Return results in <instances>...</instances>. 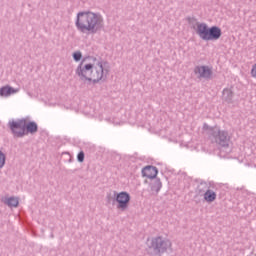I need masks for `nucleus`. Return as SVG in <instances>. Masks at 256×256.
Returning a JSON list of instances; mask_svg holds the SVG:
<instances>
[{
	"instance_id": "nucleus-16",
	"label": "nucleus",
	"mask_w": 256,
	"mask_h": 256,
	"mask_svg": "<svg viewBox=\"0 0 256 256\" xmlns=\"http://www.w3.org/2000/svg\"><path fill=\"white\" fill-rule=\"evenodd\" d=\"M73 57L75 61H81V57H82L81 52H75L73 54Z\"/></svg>"
},
{
	"instance_id": "nucleus-6",
	"label": "nucleus",
	"mask_w": 256,
	"mask_h": 256,
	"mask_svg": "<svg viewBox=\"0 0 256 256\" xmlns=\"http://www.w3.org/2000/svg\"><path fill=\"white\" fill-rule=\"evenodd\" d=\"M116 201L118 203L119 209L125 210L127 205H129V201H131V196L127 192H120L116 196Z\"/></svg>"
},
{
	"instance_id": "nucleus-15",
	"label": "nucleus",
	"mask_w": 256,
	"mask_h": 256,
	"mask_svg": "<svg viewBox=\"0 0 256 256\" xmlns=\"http://www.w3.org/2000/svg\"><path fill=\"white\" fill-rule=\"evenodd\" d=\"M77 159L80 163H83V161H85V153L80 152L77 156Z\"/></svg>"
},
{
	"instance_id": "nucleus-14",
	"label": "nucleus",
	"mask_w": 256,
	"mask_h": 256,
	"mask_svg": "<svg viewBox=\"0 0 256 256\" xmlns=\"http://www.w3.org/2000/svg\"><path fill=\"white\" fill-rule=\"evenodd\" d=\"M5 165V154L0 151V169Z\"/></svg>"
},
{
	"instance_id": "nucleus-8",
	"label": "nucleus",
	"mask_w": 256,
	"mask_h": 256,
	"mask_svg": "<svg viewBox=\"0 0 256 256\" xmlns=\"http://www.w3.org/2000/svg\"><path fill=\"white\" fill-rule=\"evenodd\" d=\"M157 173L159 172L157 171V168L154 166H146L142 170V175L144 177H147L148 179H155V177H157Z\"/></svg>"
},
{
	"instance_id": "nucleus-1",
	"label": "nucleus",
	"mask_w": 256,
	"mask_h": 256,
	"mask_svg": "<svg viewBox=\"0 0 256 256\" xmlns=\"http://www.w3.org/2000/svg\"><path fill=\"white\" fill-rule=\"evenodd\" d=\"M76 27L81 33H97L103 29V17L93 12H81L77 16Z\"/></svg>"
},
{
	"instance_id": "nucleus-3",
	"label": "nucleus",
	"mask_w": 256,
	"mask_h": 256,
	"mask_svg": "<svg viewBox=\"0 0 256 256\" xmlns=\"http://www.w3.org/2000/svg\"><path fill=\"white\" fill-rule=\"evenodd\" d=\"M195 31L203 41H217L221 39V28L217 26L209 28L205 23H197Z\"/></svg>"
},
{
	"instance_id": "nucleus-12",
	"label": "nucleus",
	"mask_w": 256,
	"mask_h": 256,
	"mask_svg": "<svg viewBox=\"0 0 256 256\" xmlns=\"http://www.w3.org/2000/svg\"><path fill=\"white\" fill-rule=\"evenodd\" d=\"M25 129H27L29 133H37V124L31 122L26 125Z\"/></svg>"
},
{
	"instance_id": "nucleus-10",
	"label": "nucleus",
	"mask_w": 256,
	"mask_h": 256,
	"mask_svg": "<svg viewBox=\"0 0 256 256\" xmlns=\"http://www.w3.org/2000/svg\"><path fill=\"white\" fill-rule=\"evenodd\" d=\"M204 199L208 203H213V201L217 199V194H215V192H213L212 190H207L204 194Z\"/></svg>"
},
{
	"instance_id": "nucleus-4",
	"label": "nucleus",
	"mask_w": 256,
	"mask_h": 256,
	"mask_svg": "<svg viewBox=\"0 0 256 256\" xmlns=\"http://www.w3.org/2000/svg\"><path fill=\"white\" fill-rule=\"evenodd\" d=\"M9 126L15 137H23V135H25L27 122L25 120L12 121L9 123Z\"/></svg>"
},
{
	"instance_id": "nucleus-7",
	"label": "nucleus",
	"mask_w": 256,
	"mask_h": 256,
	"mask_svg": "<svg viewBox=\"0 0 256 256\" xmlns=\"http://www.w3.org/2000/svg\"><path fill=\"white\" fill-rule=\"evenodd\" d=\"M194 73L198 77H203L204 79H209L212 75L211 69L207 66H197L194 69Z\"/></svg>"
},
{
	"instance_id": "nucleus-5",
	"label": "nucleus",
	"mask_w": 256,
	"mask_h": 256,
	"mask_svg": "<svg viewBox=\"0 0 256 256\" xmlns=\"http://www.w3.org/2000/svg\"><path fill=\"white\" fill-rule=\"evenodd\" d=\"M152 247L155 249V251H157V253H165L167 249H171V242L158 237L152 240Z\"/></svg>"
},
{
	"instance_id": "nucleus-13",
	"label": "nucleus",
	"mask_w": 256,
	"mask_h": 256,
	"mask_svg": "<svg viewBox=\"0 0 256 256\" xmlns=\"http://www.w3.org/2000/svg\"><path fill=\"white\" fill-rule=\"evenodd\" d=\"M7 205H9V207H17V205H19V199L17 198H9L6 201Z\"/></svg>"
},
{
	"instance_id": "nucleus-11",
	"label": "nucleus",
	"mask_w": 256,
	"mask_h": 256,
	"mask_svg": "<svg viewBox=\"0 0 256 256\" xmlns=\"http://www.w3.org/2000/svg\"><path fill=\"white\" fill-rule=\"evenodd\" d=\"M223 141H227V133L226 132H219L216 136L217 143H223Z\"/></svg>"
},
{
	"instance_id": "nucleus-9",
	"label": "nucleus",
	"mask_w": 256,
	"mask_h": 256,
	"mask_svg": "<svg viewBox=\"0 0 256 256\" xmlns=\"http://www.w3.org/2000/svg\"><path fill=\"white\" fill-rule=\"evenodd\" d=\"M18 90L11 88L9 86L3 87L0 89V95L1 97H9V95H13L17 93Z\"/></svg>"
},
{
	"instance_id": "nucleus-2",
	"label": "nucleus",
	"mask_w": 256,
	"mask_h": 256,
	"mask_svg": "<svg viewBox=\"0 0 256 256\" xmlns=\"http://www.w3.org/2000/svg\"><path fill=\"white\" fill-rule=\"evenodd\" d=\"M76 73L84 81H101L103 79V64L99 62L92 64L83 60Z\"/></svg>"
},
{
	"instance_id": "nucleus-17",
	"label": "nucleus",
	"mask_w": 256,
	"mask_h": 256,
	"mask_svg": "<svg viewBox=\"0 0 256 256\" xmlns=\"http://www.w3.org/2000/svg\"><path fill=\"white\" fill-rule=\"evenodd\" d=\"M251 75L252 77H254V79H256V64L252 66Z\"/></svg>"
}]
</instances>
